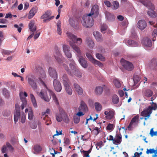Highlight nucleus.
I'll list each match as a JSON object with an SVG mask.
<instances>
[{
	"instance_id": "64",
	"label": "nucleus",
	"mask_w": 157,
	"mask_h": 157,
	"mask_svg": "<svg viewBox=\"0 0 157 157\" xmlns=\"http://www.w3.org/2000/svg\"><path fill=\"white\" fill-rule=\"evenodd\" d=\"M2 53L7 55H9L10 54L11 52L8 50L2 49Z\"/></svg>"
},
{
	"instance_id": "17",
	"label": "nucleus",
	"mask_w": 157,
	"mask_h": 157,
	"mask_svg": "<svg viewBox=\"0 0 157 157\" xmlns=\"http://www.w3.org/2000/svg\"><path fill=\"white\" fill-rule=\"evenodd\" d=\"M59 114L58 113L56 114V118L57 121L60 122L62 121L63 117L65 114V112L62 108H59Z\"/></svg>"
},
{
	"instance_id": "7",
	"label": "nucleus",
	"mask_w": 157,
	"mask_h": 157,
	"mask_svg": "<svg viewBox=\"0 0 157 157\" xmlns=\"http://www.w3.org/2000/svg\"><path fill=\"white\" fill-rule=\"evenodd\" d=\"M37 80V79L34 75H32L28 78V83L33 90H36L38 88L36 83Z\"/></svg>"
},
{
	"instance_id": "55",
	"label": "nucleus",
	"mask_w": 157,
	"mask_h": 157,
	"mask_svg": "<svg viewBox=\"0 0 157 157\" xmlns=\"http://www.w3.org/2000/svg\"><path fill=\"white\" fill-rule=\"evenodd\" d=\"M80 151L81 153H82L84 157H90L89 155V154L86 151H85L83 150H81Z\"/></svg>"
},
{
	"instance_id": "1",
	"label": "nucleus",
	"mask_w": 157,
	"mask_h": 157,
	"mask_svg": "<svg viewBox=\"0 0 157 157\" xmlns=\"http://www.w3.org/2000/svg\"><path fill=\"white\" fill-rule=\"evenodd\" d=\"M67 36L71 40L69 41V44L72 48L74 50L75 52L77 54V56H81V51L80 48L78 47L75 43H77L76 41L79 45H80L82 42V40L81 38H77V36L69 32L67 33Z\"/></svg>"
},
{
	"instance_id": "31",
	"label": "nucleus",
	"mask_w": 157,
	"mask_h": 157,
	"mask_svg": "<svg viewBox=\"0 0 157 157\" xmlns=\"http://www.w3.org/2000/svg\"><path fill=\"white\" fill-rule=\"evenodd\" d=\"M30 97L31 98V101L32 103V104L34 107L35 108H36L37 107V105L36 102V100L35 98V97L33 94H30Z\"/></svg>"
},
{
	"instance_id": "28",
	"label": "nucleus",
	"mask_w": 157,
	"mask_h": 157,
	"mask_svg": "<svg viewBox=\"0 0 157 157\" xmlns=\"http://www.w3.org/2000/svg\"><path fill=\"white\" fill-rule=\"evenodd\" d=\"M93 35L98 41H101L102 40V37L99 32L96 31L93 33Z\"/></svg>"
},
{
	"instance_id": "48",
	"label": "nucleus",
	"mask_w": 157,
	"mask_h": 157,
	"mask_svg": "<svg viewBox=\"0 0 157 157\" xmlns=\"http://www.w3.org/2000/svg\"><path fill=\"white\" fill-rule=\"evenodd\" d=\"M113 9L116 10L118 9L119 7V3L118 2L116 1H114L113 3Z\"/></svg>"
},
{
	"instance_id": "61",
	"label": "nucleus",
	"mask_w": 157,
	"mask_h": 157,
	"mask_svg": "<svg viewBox=\"0 0 157 157\" xmlns=\"http://www.w3.org/2000/svg\"><path fill=\"white\" fill-rule=\"evenodd\" d=\"M107 27L106 25H103L101 27V32H103V31H105L107 29Z\"/></svg>"
},
{
	"instance_id": "45",
	"label": "nucleus",
	"mask_w": 157,
	"mask_h": 157,
	"mask_svg": "<svg viewBox=\"0 0 157 157\" xmlns=\"http://www.w3.org/2000/svg\"><path fill=\"white\" fill-rule=\"evenodd\" d=\"M33 112L32 109L30 108L29 109L28 114V119L30 120H32L33 118Z\"/></svg>"
},
{
	"instance_id": "51",
	"label": "nucleus",
	"mask_w": 157,
	"mask_h": 157,
	"mask_svg": "<svg viewBox=\"0 0 157 157\" xmlns=\"http://www.w3.org/2000/svg\"><path fill=\"white\" fill-rule=\"evenodd\" d=\"M155 150L154 149V148L150 149H147L146 153L147 154L152 153L155 154Z\"/></svg>"
},
{
	"instance_id": "37",
	"label": "nucleus",
	"mask_w": 157,
	"mask_h": 157,
	"mask_svg": "<svg viewBox=\"0 0 157 157\" xmlns=\"http://www.w3.org/2000/svg\"><path fill=\"white\" fill-rule=\"evenodd\" d=\"M128 44L132 47H136L138 46V44L136 42L132 40H129L128 41Z\"/></svg>"
},
{
	"instance_id": "13",
	"label": "nucleus",
	"mask_w": 157,
	"mask_h": 157,
	"mask_svg": "<svg viewBox=\"0 0 157 157\" xmlns=\"http://www.w3.org/2000/svg\"><path fill=\"white\" fill-rule=\"evenodd\" d=\"M54 55L56 61L59 64H61L63 63V56L58 49L56 51Z\"/></svg>"
},
{
	"instance_id": "43",
	"label": "nucleus",
	"mask_w": 157,
	"mask_h": 157,
	"mask_svg": "<svg viewBox=\"0 0 157 157\" xmlns=\"http://www.w3.org/2000/svg\"><path fill=\"white\" fill-rule=\"evenodd\" d=\"M96 110L97 111H100L101 109L102 106L101 104L98 102H96L94 104Z\"/></svg>"
},
{
	"instance_id": "6",
	"label": "nucleus",
	"mask_w": 157,
	"mask_h": 157,
	"mask_svg": "<svg viewBox=\"0 0 157 157\" xmlns=\"http://www.w3.org/2000/svg\"><path fill=\"white\" fill-rule=\"evenodd\" d=\"M44 88L42 89L40 92H38L37 94L41 98L46 102H48L51 99V96L49 94V90H50L46 85H43Z\"/></svg>"
},
{
	"instance_id": "8",
	"label": "nucleus",
	"mask_w": 157,
	"mask_h": 157,
	"mask_svg": "<svg viewBox=\"0 0 157 157\" xmlns=\"http://www.w3.org/2000/svg\"><path fill=\"white\" fill-rule=\"evenodd\" d=\"M121 62L123 67L127 70L131 71L133 69V65L131 62L127 61L123 59H121Z\"/></svg>"
},
{
	"instance_id": "3",
	"label": "nucleus",
	"mask_w": 157,
	"mask_h": 157,
	"mask_svg": "<svg viewBox=\"0 0 157 157\" xmlns=\"http://www.w3.org/2000/svg\"><path fill=\"white\" fill-rule=\"evenodd\" d=\"M144 6L148 8L151 11H149L147 13L148 15L151 18H155L157 17V14L155 12L154 10L155 9V7L150 1L148 0H140V1Z\"/></svg>"
},
{
	"instance_id": "22",
	"label": "nucleus",
	"mask_w": 157,
	"mask_h": 157,
	"mask_svg": "<svg viewBox=\"0 0 157 157\" xmlns=\"http://www.w3.org/2000/svg\"><path fill=\"white\" fill-rule=\"evenodd\" d=\"M69 22L70 25L72 27L75 29L77 28L78 22L77 20L70 18L69 19Z\"/></svg>"
},
{
	"instance_id": "41",
	"label": "nucleus",
	"mask_w": 157,
	"mask_h": 157,
	"mask_svg": "<svg viewBox=\"0 0 157 157\" xmlns=\"http://www.w3.org/2000/svg\"><path fill=\"white\" fill-rule=\"evenodd\" d=\"M112 101L113 103L117 104L119 101V98L118 96L116 95L113 96L112 98Z\"/></svg>"
},
{
	"instance_id": "24",
	"label": "nucleus",
	"mask_w": 157,
	"mask_h": 157,
	"mask_svg": "<svg viewBox=\"0 0 157 157\" xmlns=\"http://www.w3.org/2000/svg\"><path fill=\"white\" fill-rule=\"evenodd\" d=\"M37 9L36 7H33L29 11L28 14V18L29 19L32 18L36 13Z\"/></svg>"
},
{
	"instance_id": "4",
	"label": "nucleus",
	"mask_w": 157,
	"mask_h": 157,
	"mask_svg": "<svg viewBox=\"0 0 157 157\" xmlns=\"http://www.w3.org/2000/svg\"><path fill=\"white\" fill-rule=\"evenodd\" d=\"M89 14L83 15L81 19L82 25L86 28H90L93 26L94 21L92 17Z\"/></svg>"
},
{
	"instance_id": "12",
	"label": "nucleus",
	"mask_w": 157,
	"mask_h": 157,
	"mask_svg": "<svg viewBox=\"0 0 157 157\" xmlns=\"http://www.w3.org/2000/svg\"><path fill=\"white\" fill-rule=\"evenodd\" d=\"M63 51L66 56L69 59L72 57V54L70 52V47L67 45L63 44Z\"/></svg>"
},
{
	"instance_id": "18",
	"label": "nucleus",
	"mask_w": 157,
	"mask_h": 157,
	"mask_svg": "<svg viewBox=\"0 0 157 157\" xmlns=\"http://www.w3.org/2000/svg\"><path fill=\"white\" fill-rule=\"evenodd\" d=\"M78 109L80 111H82L84 112H87L88 110L86 104L83 101H81Z\"/></svg>"
},
{
	"instance_id": "36",
	"label": "nucleus",
	"mask_w": 157,
	"mask_h": 157,
	"mask_svg": "<svg viewBox=\"0 0 157 157\" xmlns=\"http://www.w3.org/2000/svg\"><path fill=\"white\" fill-rule=\"evenodd\" d=\"M51 11L50 10H47L43 14L41 17V19L48 18L51 15Z\"/></svg>"
},
{
	"instance_id": "54",
	"label": "nucleus",
	"mask_w": 157,
	"mask_h": 157,
	"mask_svg": "<svg viewBox=\"0 0 157 157\" xmlns=\"http://www.w3.org/2000/svg\"><path fill=\"white\" fill-rule=\"evenodd\" d=\"M114 127V126L113 124L109 123L108 125L106 128L108 130H111L113 129Z\"/></svg>"
},
{
	"instance_id": "50",
	"label": "nucleus",
	"mask_w": 157,
	"mask_h": 157,
	"mask_svg": "<svg viewBox=\"0 0 157 157\" xmlns=\"http://www.w3.org/2000/svg\"><path fill=\"white\" fill-rule=\"evenodd\" d=\"M37 124L35 122H31L30 123V127L33 129H35L37 127Z\"/></svg>"
},
{
	"instance_id": "42",
	"label": "nucleus",
	"mask_w": 157,
	"mask_h": 157,
	"mask_svg": "<svg viewBox=\"0 0 157 157\" xmlns=\"http://www.w3.org/2000/svg\"><path fill=\"white\" fill-rule=\"evenodd\" d=\"M2 93L6 98H8L10 96V93L6 89L4 88L2 90Z\"/></svg>"
},
{
	"instance_id": "29",
	"label": "nucleus",
	"mask_w": 157,
	"mask_h": 157,
	"mask_svg": "<svg viewBox=\"0 0 157 157\" xmlns=\"http://www.w3.org/2000/svg\"><path fill=\"white\" fill-rule=\"evenodd\" d=\"M142 43L146 47H151L152 45L151 40L148 38H146L143 40Z\"/></svg>"
},
{
	"instance_id": "52",
	"label": "nucleus",
	"mask_w": 157,
	"mask_h": 157,
	"mask_svg": "<svg viewBox=\"0 0 157 157\" xmlns=\"http://www.w3.org/2000/svg\"><path fill=\"white\" fill-rule=\"evenodd\" d=\"M153 105L152 106H149L148 107H150L151 109V111L152 112V110H155L157 108V105L156 103H154L152 102Z\"/></svg>"
},
{
	"instance_id": "16",
	"label": "nucleus",
	"mask_w": 157,
	"mask_h": 157,
	"mask_svg": "<svg viewBox=\"0 0 157 157\" xmlns=\"http://www.w3.org/2000/svg\"><path fill=\"white\" fill-rule=\"evenodd\" d=\"M99 7L98 5H94L92 8L90 13H89L91 16L94 15V17H97L99 14Z\"/></svg>"
},
{
	"instance_id": "60",
	"label": "nucleus",
	"mask_w": 157,
	"mask_h": 157,
	"mask_svg": "<svg viewBox=\"0 0 157 157\" xmlns=\"http://www.w3.org/2000/svg\"><path fill=\"white\" fill-rule=\"evenodd\" d=\"M54 16H51L50 17H48V18H47L46 19L43 20V21L44 22H48L52 19H53L54 18Z\"/></svg>"
},
{
	"instance_id": "39",
	"label": "nucleus",
	"mask_w": 157,
	"mask_h": 157,
	"mask_svg": "<svg viewBox=\"0 0 157 157\" xmlns=\"http://www.w3.org/2000/svg\"><path fill=\"white\" fill-rule=\"evenodd\" d=\"M61 24L60 21H58L57 23V32L58 34L60 35L62 33V30L61 27Z\"/></svg>"
},
{
	"instance_id": "5",
	"label": "nucleus",
	"mask_w": 157,
	"mask_h": 157,
	"mask_svg": "<svg viewBox=\"0 0 157 157\" xmlns=\"http://www.w3.org/2000/svg\"><path fill=\"white\" fill-rule=\"evenodd\" d=\"M15 111L14 113V119L15 123H16L18 121V119H20L21 118V122L24 123L25 122L26 117L24 113H20V107L18 104H16L15 105Z\"/></svg>"
},
{
	"instance_id": "10",
	"label": "nucleus",
	"mask_w": 157,
	"mask_h": 157,
	"mask_svg": "<svg viewBox=\"0 0 157 157\" xmlns=\"http://www.w3.org/2000/svg\"><path fill=\"white\" fill-rule=\"evenodd\" d=\"M150 107H148L144 109L143 110L141 113V115L144 117V120L146 121L148 118L152 113Z\"/></svg>"
},
{
	"instance_id": "59",
	"label": "nucleus",
	"mask_w": 157,
	"mask_h": 157,
	"mask_svg": "<svg viewBox=\"0 0 157 157\" xmlns=\"http://www.w3.org/2000/svg\"><path fill=\"white\" fill-rule=\"evenodd\" d=\"M122 141L118 139H114L113 143L114 144H120L121 142Z\"/></svg>"
},
{
	"instance_id": "30",
	"label": "nucleus",
	"mask_w": 157,
	"mask_h": 157,
	"mask_svg": "<svg viewBox=\"0 0 157 157\" xmlns=\"http://www.w3.org/2000/svg\"><path fill=\"white\" fill-rule=\"evenodd\" d=\"M103 90L102 87L100 86H97L95 89V93L96 95H99L101 94Z\"/></svg>"
},
{
	"instance_id": "27",
	"label": "nucleus",
	"mask_w": 157,
	"mask_h": 157,
	"mask_svg": "<svg viewBox=\"0 0 157 157\" xmlns=\"http://www.w3.org/2000/svg\"><path fill=\"white\" fill-rule=\"evenodd\" d=\"M41 147L38 144L34 145L33 148V153L36 154L40 152L41 151Z\"/></svg>"
},
{
	"instance_id": "9",
	"label": "nucleus",
	"mask_w": 157,
	"mask_h": 157,
	"mask_svg": "<svg viewBox=\"0 0 157 157\" xmlns=\"http://www.w3.org/2000/svg\"><path fill=\"white\" fill-rule=\"evenodd\" d=\"M37 75L38 76L39 79L42 85H46L43 80L45 79L46 77L45 73L43 68H40L37 73Z\"/></svg>"
},
{
	"instance_id": "34",
	"label": "nucleus",
	"mask_w": 157,
	"mask_h": 157,
	"mask_svg": "<svg viewBox=\"0 0 157 157\" xmlns=\"http://www.w3.org/2000/svg\"><path fill=\"white\" fill-rule=\"evenodd\" d=\"M86 41L88 46L90 49H92L94 45L93 41L91 39L89 38L87 39Z\"/></svg>"
},
{
	"instance_id": "11",
	"label": "nucleus",
	"mask_w": 157,
	"mask_h": 157,
	"mask_svg": "<svg viewBox=\"0 0 157 157\" xmlns=\"http://www.w3.org/2000/svg\"><path fill=\"white\" fill-rule=\"evenodd\" d=\"M139 116L137 115L132 119L128 127V129H129V128H131L132 126H133L134 127L137 126L139 121Z\"/></svg>"
},
{
	"instance_id": "57",
	"label": "nucleus",
	"mask_w": 157,
	"mask_h": 157,
	"mask_svg": "<svg viewBox=\"0 0 157 157\" xmlns=\"http://www.w3.org/2000/svg\"><path fill=\"white\" fill-rule=\"evenodd\" d=\"M4 36L3 33L0 31V46L2 44V42L3 40Z\"/></svg>"
},
{
	"instance_id": "40",
	"label": "nucleus",
	"mask_w": 157,
	"mask_h": 157,
	"mask_svg": "<svg viewBox=\"0 0 157 157\" xmlns=\"http://www.w3.org/2000/svg\"><path fill=\"white\" fill-rule=\"evenodd\" d=\"M43 120L46 121L45 123L47 125H49L52 123L51 120L48 117V115H45V117L43 118Z\"/></svg>"
},
{
	"instance_id": "47",
	"label": "nucleus",
	"mask_w": 157,
	"mask_h": 157,
	"mask_svg": "<svg viewBox=\"0 0 157 157\" xmlns=\"http://www.w3.org/2000/svg\"><path fill=\"white\" fill-rule=\"evenodd\" d=\"M92 63H94L95 65H96L100 67H102L103 66V64L100 61H98L95 59L92 62Z\"/></svg>"
},
{
	"instance_id": "62",
	"label": "nucleus",
	"mask_w": 157,
	"mask_h": 157,
	"mask_svg": "<svg viewBox=\"0 0 157 157\" xmlns=\"http://www.w3.org/2000/svg\"><path fill=\"white\" fill-rule=\"evenodd\" d=\"M152 93L151 90H148L146 93V95L148 97H150L152 96Z\"/></svg>"
},
{
	"instance_id": "26",
	"label": "nucleus",
	"mask_w": 157,
	"mask_h": 157,
	"mask_svg": "<svg viewBox=\"0 0 157 157\" xmlns=\"http://www.w3.org/2000/svg\"><path fill=\"white\" fill-rule=\"evenodd\" d=\"M104 114L106 115L105 117L106 118L107 120H110L114 117V113L112 110H110L109 112L105 111L104 112Z\"/></svg>"
},
{
	"instance_id": "53",
	"label": "nucleus",
	"mask_w": 157,
	"mask_h": 157,
	"mask_svg": "<svg viewBox=\"0 0 157 157\" xmlns=\"http://www.w3.org/2000/svg\"><path fill=\"white\" fill-rule=\"evenodd\" d=\"M74 121L75 123H78L80 120V117H79L75 116L73 117Z\"/></svg>"
},
{
	"instance_id": "25",
	"label": "nucleus",
	"mask_w": 157,
	"mask_h": 157,
	"mask_svg": "<svg viewBox=\"0 0 157 157\" xmlns=\"http://www.w3.org/2000/svg\"><path fill=\"white\" fill-rule=\"evenodd\" d=\"M61 80L63 86L68 84L70 81L67 74H64L62 75Z\"/></svg>"
},
{
	"instance_id": "63",
	"label": "nucleus",
	"mask_w": 157,
	"mask_h": 157,
	"mask_svg": "<svg viewBox=\"0 0 157 157\" xmlns=\"http://www.w3.org/2000/svg\"><path fill=\"white\" fill-rule=\"evenodd\" d=\"M64 119L65 120V122L67 123L69 121V119L67 115L65 113V114L63 115Z\"/></svg>"
},
{
	"instance_id": "2",
	"label": "nucleus",
	"mask_w": 157,
	"mask_h": 157,
	"mask_svg": "<svg viewBox=\"0 0 157 157\" xmlns=\"http://www.w3.org/2000/svg\"><path fill=\"white\" fill-rule=\"evenodd\" d=\"M71 63L69 64L71 71L69 73V75L71 76H75L76 77L80 78L82 77V73L80 71L79 69L73 59L70 60Z\"/></svg>"
},
{
	"instance_id": "21",
	"label": "nucleus",
	"mask_w": 157,
	"mask_h": 157,
	"mask_svg": "<svg viewBox=\"0 0 157 157\" xmlns=\"http://www.w3.org/2000/svg\"><path fill=\"white\" fill-rule=\"evenodd\" d=\"M73 87L78 94H82L83 93V90L77 83L76 82L73 83Z\"/></svg>"
},
{
	"instance_id": "14",
	"label": "nucleus",
	"mask_w": 157,
	"mask_h": 157,
	"mask_svg": "<svg viewBox=\"0 0 157 157\" xmlns=\"http://www.w3.org/2000/svg\"><path fill=\"white\" fill-rule=\"evenodd\" d=\"M48 71L49 75L51 78L54 79H56L57 78V73L55 68L49 67Z\"/></svg>"
},
{
	"instance_id": "58",
	"label": "nucleus",
	"mask_w": 157,
	"mask_h": 157,
	"mask_svg": "<svg viewBox=\"0 0 157 157\" xmlns=\"http://www.w3.org/2000/svg\"><path fill=\"white\" fill-rule=\"evenodd\" d=\"M6 146L8 148L9 150L10 151H12L13 150V147L11 146V145L8 142L6 143Z\"/></svg>"
},
{
	"instance_id": "32",
	"label": "nucleus",
	"mask_w": 157,
	"mask_h": 157,
	"mask_svg": "<svg viewBox=\"0 0 157 157\" xmlns=\"http://www.w3.org/2000/svg\"><path fill=\"white\" fill-rule=\"evenodd\" d=\"M64 86L65 90L68 94L70 95H71L72 93V90L69 85L68 84Z\"/></svg>"
},
{
	"instance_id": "56",
	"label": "nucleus",
	"mask_w": 157,
	"mask_h": 157,
	"mask_svg": "<svg viewBox=\"0 0 157 157\" xmlns=\"http://www.w3.org/2000/svg\"><path fill=\"white\" fill-rule=\"evenodd\" d=\"M150 134L151 136H157V131L154 132L153 129L152 128L150 130Z\"/></svg>"
},
{
	"instance_id": "19",
	"label": "nucleus",
	"mask_w": 157,
	"mask_h": 157,
	"mask_svg": "<svg viewBox=\"0 0 157 157\" xmlns=\"http://www.w3.org/2000/svg\"><path fill=\"white\" fill-rule=\"evenodd\" d=\"M78 61L81 66L84 68H86L88 65L85 58L82 56H79Z\"/></svg>"
},
{
	"instance_id": "15",
	"label": "nucleus",
	"mask_w": 157,
	"mask_h": 157,
	"mask_svg": "<svg viewBox=\"0 0 157 157\" xmlns=\"http://www.w3.org/2000/svg\"><path fill=\"white\" fill-rule=\"evenodd\" d=\"M53 84L55 90L57 92L61 91L62 88L60 82L57 79H54L53 81Z\"/></svg>"
},
{
	"instance_id": "23",
	"label": "nucleus",
	"mask_w": 157,
	"mask_h": 157,
	"mask_svg": "<svg viewBox=\"0 0 157 157\" xmlns=\"http://www.w3.org/2000/svg\"><path fill=\"white\" fill-rule=\"evenodd\" d=\"M19 96L21 100L22 103L21 105V109L23 110L27 104V101L26 98L23 96V92H21L20 93Z\"/></svg>"
},
{
	"instance_id": "35",
	"label": "nucleus",
	"mask_w": 157,
	"mask_h": 157,
	"mask_svg": "<svg viewBox=\"0 0 157 157\" xmlns=\"http://www.w3.org/2000/svg\"><path fill=\"white\" fill-rule=\"evenodd\" d=\"M48 90L49 91V94H50L51 96H52L53 100L56 103V104H58L59 102L58 100L55 93L51 90Z\"/></svg>"
},
{
	"instance_id": "46",
	"label": "nucleus",
	"mask_w": 157,
	"mask_h": 157,
	"mask_svg": "<svg viewBox=\"0 0 157 157\" xmlns=\"http://www.w3.org/2000/svg\"><path fill=\"white\" fill-rule=\"evenodd\" d=\"M96 56L98 59L101 61H104L105 60V57L101 54H96Z\"/></svg>"
},
{
	"instance_id": "33",
	"label": "nucleus",
	"mask_w": 157,
	"mask_h": 157,
	"mask_svg": "<svg viewBox=\"0 0 157 157\" xmlns=\"http://www.w3.org/2000/svg\"><path fill=\"white\" fill-rule=\"evenodd\" d=\"M34 23L33 21H31L29 24V29L33 33L35 32L36 29V27L34 25Z\"/></svg>"
},
{
	"instance_id": "49",
	"label": "nucleus",
	"mask_w": 157,
	"mask_h": 157,
	"mask_svg": "<svg viewBox=\"0 0 157 157\" xmlns=\"http://www.w3.org/2000/svg\"><path fill=\"white\" fill-rule=\"evenodd\" d=\"M63 66L64 69L65 70V71L67 72V74L69 75V73H70L71 71V69H70L69 68L68 66L66 64H63Z\"/></svg>"
},
{
	"instance_id": "44",
	"label": "nucleus",
	"mask_w": 157,
	"mask_h": 157,
	"mask_svg": "<svg viewBox=\"0 0 157 157\" xmlns=\"http://www.w3.org/2000/svg\"><path fill=\"white\" fill-rule=\"evenodd\" d=\"M86 55L89 60L91 63H92L95 59L92 56L91 54L90 53L86 52Z\"/></svg>"
},
{
	"instance_id": "38",
	"label": "nucleus",
	"mask_w": 157,
	"mask_h": 157,
	"mask_svg": "<svg viewBox=\"0 0 157 157\" xmlns=\"http://www.w3.org/2000/svg\"><path fill=\"white\" fill-rule=\"evenodd\" d=\"M113 82L115 86L117 88H119L121 86V84L120 81L117 79H114Z\"/></svg>"
},
{
	"instance_id": "20",
	"label": "nucleus",
	"mask_w": 157,
	"mask_h": 157,
	"mask_svg": "<svg viewBox=\"0 0 157 157\" xmlns=\"http://www.w3.org/2000/svg\"><path fill=\"white\" fill-rule=\"evenodd\" d=\"M137 26L140 29L144 30L147 26V23L144 20H140L137 23Z\"/></svg>"
}]
</instances>
